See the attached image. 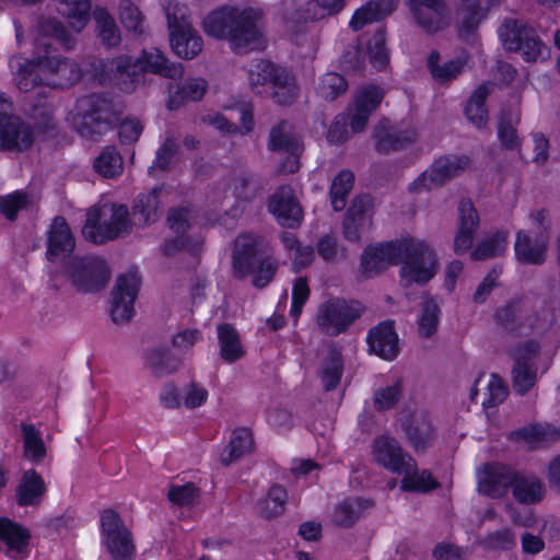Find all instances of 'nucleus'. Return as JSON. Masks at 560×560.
I'll return each instance as SVG.
<instances>
[{
    "instance_id": "35",
    "label": "nucleus",
    "mask_w": 560,
    "mask_h": 560,
    "mask_svg": "<svg viewBox=\"0 0 560 560\" xmlns=\"http://www.w3.org/2000/svg\"><path fill=\"white\" fill-rule=\"evenodd\" d=\"M268 149L272 152H303L304 148L292 126L281 121L271 128L268 138Z\"/></svg>"
},
{
    "instance_id": "30",
    "label": "nucleus",
    "mask_w": 560,
    "mask_h": 560,
    "mask_svg": "<svg viewBox=\"0 0 560 560\" xmlns=\"http://www.w3.org/2000/svg\"><path fill=\"white\" fill-rule=\"evenodd\" d=\"M468 55L462 54L455 59L441 63L439 51H432L428 58V69L432 78L442 84L456 80L465 70L468 62Z\"/></svg>"
},
{
    "instance_id": "61",
    "label": "nucleus",
    "mask_w": 560,
    "mask_h": 560,
    "mask_svg": "<svg viewBox=\"0 0 560 560\" xmlns=\"http://www.w3.org/2000/svg\"><path fill=\"white\" fill-rule=\"evenodd\" d=\"M513 388L518 394L527 393L537 381L536 364L518 363L512 370Z\"/></svg>"
},
{
    "instance_id": "8",
    "label": "nucleus",
    "mask_w": 560,
    "mask_h": 560,
    "mask_svg": "<svg viewBox=\"0 0 560 560\" xmlns=\"http://www.w3.org/2000/svg\"><path fill=\"white\" fill-rule=\"evenodd\" d=\"M362 312L363 307L358 302L330 299L319 304L315 320L323 334L338 336L346 332Z\"/></svg>"
},
{
    "instance_id": "46",
    "label": "nucleus",
    "mask_w": 560,
    "mask_h": 560,
    "mask_svg": "<svg viewBox=\"0 0 560 560\" xmlns=\"http://www.w3.org/2000/svg\"><path fill=\"white\" fill-rule=\"evenodd\" d=\"M343 374V361L339 350L331 348L323 359L319 372L320 382L325 390L335 389Z\"/></svg>"
},
{
    "instance_id": "20",
    "label": "nucleus",
    "mask_w": 560,
    "mask_h": 560,
    "mask_svg": "<svg viewBox=\"0 0 560 560\" xmlns=\"http://www.w3.org/2000/svg\"><path fill=\"white\" fill-rule=\"evenodd\" d=\"M494 0H460L457 10V31L462 38H468L487 16Z\"/></svg>"
},
{
    "instance_id": "31",
    "label": "nucleus",
    "mask_w": 560,
    "mask_h": 560,
    "mask_svg": "<svg viewBox=\"0 0 560 560\" xmlns=\"http://www.w3.org/2000/svg\"><path fill=\"white\" fill-rule=\"evenodd\" d=\"M442 301L438 296L424 295L417 317L418 334L422 338L433 337L439 329Z\"/></svg>"
},
{
    "instance_id": "53",
    "label": "nucleus",
    "mask_w": 560,
    "mask_h": 560,
    "mask_svg": "<svg viewBox=\"0 0 560 560\" xmlns=\"http://www.w3.org/2000/svg\"><path fill=\"white\" fill-rule=\"evenodd\" d=\"M490 92V84L479 85L471 94L465 108L467 119L478 128L483 127L488 120V112L485 107V102Z\"/></svg>"
},
{
    "instance_id": "27",
    "label": "nucleus",
    "mask_w": 560,
    "mask_h": 560,
    "mask_svg": "<svg viewBox=\"0 0 560 560\" xmlns=\"http://www.w3.org/2000/svg\"><path fill=\"white\" fill-rule=\"evenodd\" d=\"M74 246L75 241L66 219L62 217H56L48 233V259L56 260L60 257L67 256L73 252Z\"/></svg>"
},
{
    "instance_id": "6",
    "label": "nucleus",
    "mask_w": 560,
    "mask_h": 560,
    "mask_svg": "<svg viewBox=\"0 0 560 560\" xmlns=\"http://www.w3.org/2000/svg\"><path fill=\"white\" fill-rule=\"evenodd\" d=\"M119 117L120 108L116 103L106 96L92 94L77 102L68 120L81 137L95 139L110 130Z\"/></svg>"
},
{
    "instance_id": "18",
    "label": "nucleus",
    "mask_w": 560,
    "mask_h": 560,
    "mask_svg": "<svg viewBox=\"0 0 560 560\" xmlns=\"http://www.w3.org/2000/svg\"><path fill=\"white\" fill-rule=\"evenodd\" d=\"M268 209L282 226L295 229L302 222L303 210L290 186H281L272 194Z\"/></svg>"
},
{
    "instance_id": "47",
    "label": "nucleus",
    "mask_w": 560,
    "mask_h": 560,
    "mask_svg": "<svg viewBox=\"0 0 560 560\" xmlns=\"http://www.w3.org/2000/svg\"><path fill=\"white\" fill-rule=\"evenodd\" d=\"M93 18L102 44L107 47L118 46L121 42L120 31L110 13L106 9L97 7L93 11Z\"/></svg>"
},
{
    "instance_id": "41",
    "label": "nucleus",
    "mask_w": 560,
    "mask_h": 560,
    "mask_svg": "<svg viewBox=\"0 0 560 560\" xmlns=\"http://www.w3.org/2000/svg\"><path fill=\"white\" fill-rule=\"evenodd\" d=\"M161 188H153L148 194L139 195L132 210L135 224L148 225L156 221L161 206Z\"/></svg>"
},
{
    "instance_id": "63",
    "label": "nucleus",
    "mask_w": 560,
    "mask_h": 560,
    "mask_svg": "<svg viewBox=\"0 0 560 560\" xmlns=\"http://www.w3.org/2000/svg\"><path fill=\"white\" fill-rule=\"evenodd\" d=\"M508 396V388L504 385L503 381L492 374L489 376L486 384L485 398L482 400V406L486 408H491L500 405L504 401Z\"/></svg>"
},
{
    "instance_id": "10",
    "label": "nucleus",
    "mask_w": 560,
    "mask_h": 560,
    "mask_svg": "<svg viewBox=\"0 0 560 560\" xmlns=\"http://www.w3.org/2000/svg\"><path fill=\"white\" fill-rule=\"evenodd\" d=\"M466 155H444L436 159L424 172L408 185L410 194H422L443 186L468 168Z\"/></svg>"
},
{
    "instance_id": "45",
    "label": "nucleus",
    "mask_w": 560,
    "mask_h": 560,
    "mask_svg": "<svg viewBox=\"0 0 560 560\" xmlns=\"http://www.w3.org/2000/svg\"><path fill=\"white\" fill-rule=\"evenodd\" d=\"M299 88L295 78L284 68L278 70L272 85L269 90L273 101L281 105L291 104L298 96Z\"/></svg>"
},
{
    "instance_id": "48",
    "label": "nucleus",
    "mask_w": 560,
    "mask_h": 560,
    "mask_svg": "<svg viewBox=\"0 0 560 560\" xmlns=\"http://www.w3.org/2000/svg\"><path fill=\"white\" fill-rule=\"evenodd\" d=\"M58 10L75 32H81L90 21V0H59Z\"/></svg>"
},
{
    "instance_id": "23",
    "label": "nucleus",
    "mask_w": 560,
    "mask_h": 560,
    "mask_svg": "<svg viewBox=\"0 0 560 560\" xmlns=\"http://www.w3.org/2000/svg\"><path fill=\"white\" fill-rule=\"evenodd\" d=\"M459 224L454 238V252L457 255L468 252L479 226V217L472 202L464 199L459 203Z\"/></svg>"
},
{
    "instance_id": "15",
    "label": "nucleus",
    "mask_w": 560,
    "mask_h": 560,
    "mask_svg": "<svg viewBox=\"0 0 560 560\" xmlns=\"http://www.w3.org/2000/svg\"><path fill=\"white\" fill-rule=\"evenodd\" d=\"M371 456L377 466L398 476L413 467V457L389 434H381L373 440Z\"/></svg>"
},
{
    "instance_id": "34",
    "label": "nucleus",
    "mask_w": 560,
    "mask_h": 560,
    "mask_svg": "<svg viewBox=\"0 0 560 560\" xmlns=\"http://www.w3.org/2000/svg\"><path fill=\"white\" fill-rule=\"evenodd\" d=\"M168 36L171 47L179 58L192 59L202 51V37L192 26L175 31L168 34Z\"/></svg>"
},
{
    "instance_id": "39",
    "label": "nucleus",
    "mask_w": 560,
    "mask_h": 560,
    "mask_svg": "<svg viewBox=\"0 0 560 560\" xmlns=\"http://www.w3.org/2000/svg\"><path fill=\"white\" fill-rule=\"evenodd\" d=\"M180 366V360L168 350L155 348L145 355V368L155 378H163L175 373Z\"/></svg>"
},
{
    "instance_id": "1",
    "label": "nucleus",
    "mask_w": 560,
    "mask_h": 560,
    "mask_svg": "<svg viewBox=\"0 0 560 560\" xmlns=\"http://www.w3.org/2000/svg\"><path fill=\"white\" fill-rule=\"evenodd\" d=\"M398 264H402L399 276L405 287L424 285L439 270L434 249L422 240L406 236L366 247L361 258V271L371 278Z\"/></svg>"
},
{
    "instance_id": "37",
    "label": "nucleus",
    "mask_w": 560,
    "mask_h": 560,
    "mask_svg": "<svg viewBox=\"0 0 560 560\" xmlns=\"http://www.w3.org/2000/svg\"><path fill=\"white\" fill-rule=\"evenodd\" d=\"M46 492L45 481L34 469L26 470L16 490L18 503L22 506L38 504Z\"/></svg>"
},
{
    "instance_id": "62",
    "label": "nucleus",
    "mask_w": 560,
    "mask_h": 560,
    "mask_svg": "<svg viewBox=\"0 0 560 560\" xmlns=\"http://www.w3.org/2000/svg\"><path fill=\"white\" fill-rule=\"evenodd\" d=\"M346 80L336 72H328L324 74L318 86L320 96L329 101L337 98L340 94L346 92Z\"/></svg>"
},
{
    "instance_id": "49",
    "label": "nucleus",
    "mask_w": 560,
    "mask_h": 560,
    "mask_svg": "<svg viewBox=\"0 0 560 560\" xmlns=\"http://www.w3.org/2000/svg\"><path fill=\"white\" fill-rule=\"evenodd\" d=\"M254 440L252 432L246 428L236 429L229 445L221 454V462L230 465L253 450Z\"/></svg>"
},
{
    "instance_id": "33",
    "label": "nucleus",
    "mask_w": 560,
    "mask_h": 560,
    "mask_svg": "<svg viewBox=\"0 0 560 560\" xmlns=\"http://www.w3.org/2000/svg\"><path fill=\"white\" fill-rule=\"evenodd\" d=\"M280 67L266 59L253 61L247 69V80L250 90L257 95L269 93Z\"/></svg>"
},
{
    "instance_id": "28",
    "label": "nucleus",
    "mask_w": 560,
    "mask_h": 560,
    "mask_svg": "<svg viewBox=\"0 0 560 560\" xmlns=\"http://www.w3.org/2000/svg\"><path fill=\"white\" fill-rule=\"evenodd\" d=\"M547 244L544 237L533 240L529 233L520 230L514 244L515 257L523 264L541 265L546 260Z\"/></svg>"
},
{
    "instance_id": "57",
    "label": "nucleus",
    "mask_w": 560,
    "mask_h": 560,
    "mask_svg": "<svg viewBox=\"0 0 560 560\" xmlns=\"http://www.w3.org/2000/svg\"><path fill=\"white\" fill-rule=\"evenodd\" d=\"M229 186L237 199L249 200L259 191L258 179L247 171L234 173L230 178Z\"/></svg>"
},
{
    "instance_id": "36",
    "label": "nucleus",
    "mask_w": 560,
    "mask_h": 560,
    "mask_svg": "<svg viewBox=\"0 0 560 560\" xmlns=\"http://www.w3.org/2000/svg\"><path fill=\"white\" fill-rule=\"evenodd\" d=\"M512 492L515 500L523 504H536L545 494L544 483L535 476L514 474Z\"/></svg>"
},
{
    "instance_id": "29",
    "label": "nucleus",
    "mask_w": 560,
    "mask_h": 560,
    "mask_svg": "<svg viewBox=\"0 0 560 560\" xmlns=\"http://www.w3.org/2000/svg\"><path fill=\"white\" fill-rule=\"evenodd\" d=\"M398 0H370L359 8L352 15L349 26L360 31L365 25L378 22L396 11Z\"/></svg>"
},
{
    "instance_id": "52",
    "label": "nucleus",
    "mask_w": 560,
    "mask_h": 560,
    "mask_svg": "<svg viewBox=\"0 0 560 560\" xmlns=\"http://www.w3.org/2000/svg\"><path fill=\"white\" fill-rule=\"evenodd\" d=\"M118 15L125 30L135 36H141L147 32L145 16L131 0H120Z\"/></svg>"
},
{
    "instance_id": "19",
    "label": "nucleus",
    "mask_w": 560,
    "mask_h": 560,
    "mask_svg": "<svg viewBox=\"0 0 560 560\" xmlns=\"http://www.w3.org/2000/svg\"><path fill=\"white\" fill-rule=\"evenodd\" d=\"M383 97L384 92L375 85H368L359 90L347 114L353 132L364 129L370 115L381 104Z\"/></svg>"
},
{
    "instance_id": "50",
    "label": "nucleus",
    "mask_w": 560,
    "mask_h": 560,
    "mask_svg": "<svg viewBox=\"0 0 560 560\" xmlns=\"http://www.w3.org/2000/svg\"><path fill=\"white\" fill-rule=\"evenodd\" d=\"M509 245V233L506 231H497L485 237L477 244L471 252L474 260H487L505 253Z\"/></svg>"
},
{
    "instance_id": "59",
    "label": "nucleus",
    "mask_w": 560,
    "mask_h": 560,
    "mask_svg": "<svg viewBox=\"0 0 560 560\" xmlns=\"http://www.w3.org/2000/svg\"><path fill=\"white\" fill-rule=\"evenodd\" d=\"M168 34L191 27L190 12L186 4L177 0H167L164 5Z\"/></svg>"
},
{
    "instance_id": "13",
    "label": "nucleus",
    "mask_w": 560,
    "mask_h": 560,
    "mask_svg": "<svg viewBox=\"0 0 560 560\" xmlns=\"http://www.w3.org/2000/svg\"><path fill=\"white\" fill-rule=\"evenodd\" d=\"M35 136L25 121L12 115V104L0 97V149L24 151L32 147Z\"/></svg>"
},
{
    "instance_id": "44",
    "label": "nucleus",
    "mask_w": 560,
    "mask_h": 560,
    "mask_svg": "<svg viewBox=\"0 0 560 560\" xmlns=\"http://www.w3.org/2000/svg\"><path fill=\"white\" fill-rule=\"evenodd\" d=\"M288 501V492L280 485H272L265 498L257 502V512L264 518H275L283 514Z\"/></svg>"
},
{
    "instance_id": "38",
    "label": "nucleus",
    "mask_w": 560,
    "mask_h": 560,
    "mask_svg": "<svg viewBox=\"0 0 560 560\" xmlns=\"http://www.w3.org/2000/svg\"><path fill=\"white\" fill-rule=\"evenodd\" d=\"M207 81L201 78H190L182 82L174 92L170 89L168 108L176 109L187 102L200 101L207 91Z\"/></svg>"
},
{
    "instance_id": "16",
    "label": "nucleus",
    "mask_w": 560,
    "mask_h": 560,
    "mask_svg": "<svg viewBox=\"0 0 560 560\" xmlns=\"http://www.w3.org/2000/svg\"><path fill=\"white\" fill-rule=\"evenodd\" d=\"M140 285L137 271L120 275L112 292L110 315L116 324L128 323L133 316V303Z\"/></svg>"
},
{
    "instance_id": "56",
    "label": "nucleus",
    "mask_w": 560,
    "mask_h": 560,
    "mask_svg": "<svg viewBox=\"0 0 560 560\" xmlns=\"http://www.w3.org/2000/svg\"><path fill=\"white\" fill-rule=\"evenodd\" d=\"M520 122V113L517 109L503 113L499 122L498 136L505 149L514 150L521 144L516 132V125Z\"/></svg>"
},
{
    "instance_id": "42",
    "label": "nucleus",
    "mask_w": 560,
    "mask_h": 560,
    "mask_svg": "<svg viewBox=\"0 0 560 560\" xmlns=\"http://www.w3.org/2000/svg\"><path fill=\"white\" fill-rule=\"evenodd\" d=\"M376 150L380 152H389L413 143L417 138V131L412 128L406 130H390L380 126L375 130Z\"/></svg>"
},
{
    "instance_id": "11",
    "label": "nucleus",
    "mask_w": 560,
    "mask_h": 560,
    "mask_svg": "<svg viewBox=\"0 0 560 560\" xmlns=\"http://www.w3.org/2000/svg\"><path fill=\"white\" fill-rule=\"evenodd\" d=\"M498 322L509 331L526 334L533 331L542 335L551 329L553 319L550 316L539 317L532 314L528 303L524 300H513L498 310Z\"/></svg>"
},
{
    "instance_id": "21",
    "label": "nucleus",
    "mask_w": 560,
    "mask_h": 560,
    "mask_svg": "<svg viewBox=\"0 0 560 560\" xmlns=\"http://www.w3.org/2000/svg\"><path fill=\"white\" fill-rule=\"evenodd\" d=\"M13 82L21 92H30L38 85H44L43 71L38 67V55L33 59L13 56L9 60Z\"/></svg>"
},
{
    "instance_id": "32",
    "label": "nucleus",
    "mask_w": 560,
    "mask_h": 560,
    "mask_svg": "<svg viewBox=\"0 0 560 560\" xmlns=\"http://www.w3.org/2000/svg\"><path fill=\"white\" fill-rule=\"evenodd\" d=\"M31 535L26 528L9 518L0 517V540L5 545V552L13 557L26 551Z\"/></svg>"
},
{
    "instance_id": "7",
    "label": "nucleus",
    "mask_w": 560,
    "mask_h": 560,
    "mask_svg": "<svg viewBox=\"0 0 560 560\" xmlns=\"http://www.w3.org/2000/svg\"><path fill=\"white\" fill-rule=\"evenodd\" d=\"M132 225L127 206L102 203L88 211L82 234L92 243L103 244L128 235Z\"/></svg>"
},
{
    "instance_id": "17",
    "label": "nucleus",
    "mask_w": 560,
    "mask_h": 560,
    "mask_svg": "<svg viewBox=\"0 0 560 560\" xmlns=\"http://www.w3.org/2000/svg\"><path fill=\"white\" fill-rule=\"evenodd\" d=\"M515 471L499 463H488L477 472L478 491L490 498H502L512 487Z\"/></svg>"
},
{
    "instance_id": "58",
    "label": "nucleus",
    "mask_w": 560,
    "mask_h": 560,
    "mask_svg": "<svg viewBox=\"0 0 560 560\" xmlns=\"http://www.w3.org/2000/svg\"><path fill=\"white\" fill-rule=\"evenodd\" d=\"M354 175L348 170L341 171L332 180L330 201L335 211H341L347 203V196L352 189Z\"/></svg>"
},
{
    "instance_id": "60",
    "label": "nucleus",
    "mask_w": 560,
    "mask_h": 560,
    "mask_svg": "<svg viewBox=\"0 0 560 560\" xmlns=\"http://www.w3.org/2000/svg\"><path fill=\"white\" fill-rule=\"evenodd\" d=\"M522 439L530 446L538 447L560 439V428L550 424H537L520 431Z\"/></svg>"
},
{
    "instance_id": "22",
    "label": "nucleus",
    "mask_w": 560,
    "mask_h": 560,
    "mask_svg": "<svg viewBox=\"0 0 560 560\" xmlns=\"http://www.w3.org/2000/svg\"><path fill=\"white\" fill-rule=\"evenodd\" d=\"M371 201L369 197L355 198L349 207L342 222L345 238L350 242H359L361 233L371 225Z\"/></svg>"
},
{
    "instance_id": "4",
    "label": "nucleus",
    "mask_w": 560,
    "mask_h": 560,
    "mask_svg": "<svg viewBox=\"0 0 560 560\" xmlns=\"http://www.w3.org/2000/svg\"><path fill=\"white\" fill-rule=\"evenodd\" d=\"M108 71L119 88L130 93L143 84L145 73L176 79L183 75L184 68L180 63L171 61L161 49L149 47L142 49L136 58L128 55L117 56L109 61Z\"/></svg>"
},
{
    "instance_id": "51",
    "label": "nucleus",
    "mask_w": 560,
    "mask_h": 560,
    "mask_svg": "<svg viewBox=\"0 0 560 560\" xmlns=\"http://www.w3.org/2000/svg\"><path fill=\"white\" fill-rule=\"evenodd\" d=\"M402 480L400 489L402 491L410 492H429L439 487V482L433 478L432 474L424 469L421 472L418 471V465L413 458V467L408 469L406 472H401Z\"/></svg>"
},
{
    "instance_id": "40",
    "label": "nucleus",
    "mask_w": 560,
    "mask_h": 560,
    "mask_svg": "<svg viewBox=\"0 0 560 560\" xmlns=\"http://www.w3.org/2000/svg\"><path fill=\"white\" fill-rule=\"evenodd\" d=\"M217 330L221 358L228 363L243 358L245 350L236 329L230 324H220Z\"/></svg>"
},
{
    "instance_id": "2",
    "label": "nucleus",
    "mask_w": 560,
    "mask_h": 560,
    "mask_svg": "<svg viewBox=\"0 0 560 560\" xmlns=\"http://www.w3.org/2000/svg\"><path fill=\"white\" fill-rule=\"evenodd\" d=\"M262 18L260 8L223 5L205 18L202 27L209 36L226 39L236 54H247L265 47Z\"/></svg>"
},
{
    "instance_id": "5",
    "label": "nucleus",
    "mask_w": 560,
    "mask_h": 560,
    "mask_svg": "<svg viewBox=\"0 0 560 560\" xmlns=\"http://www.w3.org/2000/svg\"><path fill=\"white\" fill-rule=\"evenodd\" d=\"M267 249L264 237L254 234H242L235 240L233 252V272L236 278L252 276L253 285L265 288L278 270V261L270 257H261Z\"/></svg>"
},
{
    "instance_id": "14",
    "label": "nucleus",
    "mask_w": 560,
    "mask_h": 560,
    "mask_svg": "<svg viewBox=\"0 0 560 560\" xmlns=\"http://www.w3.org/2000/svg\"><path fill=\"white\" fill-rule=\"evenodd\" d=\"M416 25L425 34L434 35L446 30L452 21L445 0H405Z\"/></svg>"
},
{
    "instance_id": "43",
    "label": "nucleus",
    "mask_w": 560,
    "mask_h": 560,
    "mask_svg": "<svg viewBox=\"0 0 560 560\" xmlns=\"http://www.w3.org/2000/svg\"><path fill=\"white\" fill-rule=\"evenodd\" d=\"M372 506L370 500L362 498H348L339 503L334 512V523L341 527L352 526L362 515V513Z\"/></svg>"
},
{
    "instance_id": "54",
    "label": "nucleus",
    "mask_w": 560,
    "mask_h": 560,
    "mask_svg": "<svg viewBox=\"0 0 560 560\" xmlns=\"http://www.w3.org/2000/svg\"><path fill=\"white\" fill-rule=\"evenodd\" d=\"M534 28L522 20L505 19L499 27V37L508 50L520 48V44Z\"/></svg>"
},
{
    "instance_id": "55",
    "label": "nucleus",
    "mask_w": 560,
    "mask_h": 560,
    "mask_svg": "<svg viewBox=\"0 0 560 560\" xmlns=\"http://www.w3.org/2000/svg\"><path fill=\"white\" fill-rule=\"evenodd\" d=\"M95 171L105 178H114L121 174L122 158L114 147H106L94 161Z\"/></svg>"
},
{
    "instance_id": "3",
    "label": "nucleus",
    "mask_w": 560,
    "mask_h": 560,
    "mask_svg": "<svg viewBox=\"0 0 560 560\" xmlns=\"http://www.w3.org/2000/svg\"><path fill=\"white\" fill-rule=\"evenodd\" d=\"M43 35L36 43L38 67L43 71L44 85L55 89H63L73 85L82 78V70L77 61L54 54V42L66 47L73 44L72 36L57 20L46 21L43 26Z\"/></svg>"
},
{
    "instance_id": "9",
    "label": "nucleus",
    "mask_w": 560,
    "mask_h": 560,
    "mask_svg": "<svg viewBox=\"0 0 560 560\" xmlns=\"http://www.w3.org/2000/svg\"><path fill=\"white\" fill-rule=\"evenodd\" d=\"M65 272L71 284L81 292L102 290L110 277L106 261L97 256L73 257Z\"/></svg>"
},
{
    "instance_id": "26",
    "label": "nucleus",
    "mask_w": 560,
    "mask_h": 560,
    "mask_svg": "<svg viewBox=\"0 0 560 560\" xmlns=\"http://www.w3.org/2000/svg\"><path fill=\"white\" fill-rule=\"evenodd\" d=\"M20 430L24 458L32 464H42L48 456L50 436L45 439L34 423L22 422Z\"/></svg>"
},
{
    "instance_id": "24",
    "label": "nucleus",
    "mask_w": 560,
    "mask_h": 560,
    "mask_svg": "<svg viewBox=\"0 0 560 560\" xmlns=\"http://www.w3.org/2000/svg\"><path fill=\"white\" fill-rule=\"evenodd\" d=\"M406 441L418 453L430 447L435 439L434 428L424 412L413 413L402 424Z\"/></svg>"
},
{
    "instance_id": "12",
    "label": "nucleus",
    "mask_w": 560,
    "mask_h": 560,
    "mask_svg": "<svg viewBox=\"0 0 560 560\" xmlns=\"http://www.w3.org/2000/svg\"><path fill=\"white\" fill-rule=\"evenodd\" d=\"M102 544L112 560H132L135 545L131 533L114 510L101 514Z\"/></svg>"
},
{
    "instance_id": "25",
    "label": "nucleus",
    "mask_w": 560,
    "mask_h": 560,
    "mask_svg": "<svg viewBox=\"0 0 560 560\" xmlns=\"http://www.w3.org/2000/svg\"><path fill=\"white\" fill-rule=\"evenodd\" d=\"M368 343L371 352L382 359L393 360L398 354V336L392 322H384L368 335Z\"/></svg>"
},
{
    "instance_id": "64",
    "label": "nucleus",
    "mask_w": 560,
    "mask_h": 560,
    "mask_svg": "<svg viewBox=\"0 0 560 560\" xmlns=\"http://www.w3.org/2000/svg\"><path fill=\"white\" fill-rule=\"evenodd\" d=\"M369 56L376 69H383L388 62V52L385 47V33L377 31L369 42Z\"/></svg>"
}]
</instances>
